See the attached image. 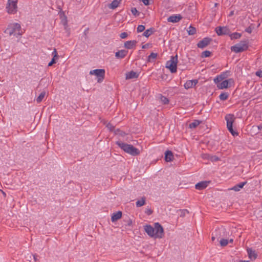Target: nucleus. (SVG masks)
Here are the masks:
<instances>
[{
    "label": "nucleus",
    "instance_id": "obj_11",
    "mask_svg": "<svg viewBox=\"0 0 262 262\" xmlns=\"http://www.w3.org/2000/svg\"><path fill=\"white\" fill-rule=\"evenodd\" d=\"M209 183V181H202L197 183L195 187L198 190H202L206 188Z\"/></svg>",
    "mask_w": 262,
    "mask_h": 262
},
{
    "label": "nucleus",
    "instance_id": "obj_17",
    "mask_svg": "<svg viewBox=\"0 0 262 262\" xmlns=\"http://www.w3.org/2000/svg\"><path fill=\"white\" fill-rule=\"evenodd\" d=\"M137 41L136 40H130L124 43V47L126 49H130L135 47Z\"/></svg>",
    "mask_w": 262,
    "mask_h": 262
},
{
    "label": "nucleus",
    "instance_id": "obj_39",
    "mask_svg": "<svg viewBox=\"0 0 262 262\" xmlns=\"http://www.w3.org/2000/svg\"><path fill=\"white\" fill-rule=\"evenodd\" d=\"M210 160L212 162L217 161L220 160V158L216 156L211 155Z\"/></svg>",
    "mask_w": 262,
    "mask_h": 262
},
{
    "label": "nucleus",
    "instance_id": "obj_48",
    "mask_svg": "<svg viewBox=\"0 0 262 262\" xmlns=\"http://www.w3.org/2000/svg\"><path fill=\"white\" fill-rule=\"evenodd\" d=\"M255 75L259 77H262V71H258L255 73Z\"/></svg>",
    "mask_w": 262,
    "mask_h": 262
},
{
    "label": "nucleus",
    "instance_id": "obj_60",
    "mask_svg": "<svg viewBox=\"0 0 262 262\" xmlns=\"http://www.w3.org/2000/svg\"><path fill=\"white\" fill-rule=\"evenodd\" d=\"M142 48H145V46H144L142 47Z\"/></svg>",
    "mask_w": 262,
    "mask_h": 262
},
{
    "label": "nucleus",
    "instance_id": "obj_3",
    "mask_svg": "<svg viewBox=\"0 0 262 262\" xmlns=\"http://www.w3.org/2000/svg\"><path fill=\"white\" fill-rule=\"evenodd\" d=\"M5 32L9 35L20 36L23 34L21 30V26L18 23L10 24L6 29Z\"/></svg>",
    "mask_w": 262,
    "mask_h": 262
},
{
    "label": "nucleus",
    "instance_id": "obj_10",
    "mask_svg": "<svg viewBox=\"0 0 262 262\" xmlns=\"http://www.w3.org/2000/svg\"><path fill=\"white\" fill-rule=\"evenodd\" d=\"M215 31L218 35H226L229 33V30L226 27H218Z\"/></svg>",
    "mask_w": 262,
    "mask_h": 262
},
{
    "label": "nucleus",
    "instance_id": "obj_33",
    "mask_svg": "<svg viewBox=\"0 0 262 262\" xmlns=\"http://www.w3.org/2000/svg\"><path fill=\"white\" fill-rule=\"evenodd\" d=\"M221 246L224 247L227 245L228 241L226 239H222L220 242Z\"/></svg>",
    "mask_w": 262,
    "mask_h": 262
},
{
    "label": "nucleus",
    "instance_id": "obj_1",
    "mask_svg": "<svg viewBox=\"0 0 262 262\" xmlns=\"http://www.w3.org/2000/svg\"><path fill=\"white\" fill-rule=\"evenodd\" d=\"M144 229L146 233L151 237L162 238L163 237L164 230L159 223H156L154 227L150 225H145Z\"/></svg>",
    "mask_w": 262,
    "mask_h": 262
},
{
    "label": "nucleus",
    "instance_id": "obj_4",
    "mask_svg": "<svg viewBox=\"0 0 262 262\" xmlns=\"http://www.w3.org/2000/svg\"><path fill=\"white\" fill-rule=\"evenodd\" d=\"M178 63V55L171 56L170 59L166 62L165 67L169 69L172 73L177 72Z\"/></svg>",
    "mask_w": 262,
    "mask_h": 262
},
{
    "label": "nucleus",
    "instance_id": "obj_13",
    "mask_svg": "<svg viewBox=\"0 0 262 262\" xmlns=\"http://www.w3.org/2000/svg\"><path fill=\"white\" fill-rule=\"evenodd\" d=\"M198 80L196 79L188 80L186 82V83L184 84L185 88L186 89H188L193 88L198 83Z\"/></svg>",
    "mask_w": 262,
    "mask_h": 262
},
{
    "label": "nucleus",
    "instance_id": "obj_44",
    "mask_svg": "<svg viewBox=\"0 0 262 262\" xmlns=\"http://www.w3.org/2000/svg\"><path fill=\"white\" fill-rule=\"evenodd\" d=\"M201 157L203 159H208L210 160L211 155L206 154H204L202 155Z\"/></svg>",
    "mask_w": 262,
    "mask_h": 262
},
{
    "label": "nucleus",
    "instance_id": "obj_9",
    "mask_svg": "<svg viewBox=\"0 0 262 262\" xmlns=\"http://www.w3.org/2000/svg\"><path fill=\"white\" fill-rule=\"evenodd\" d=\"M211 40L212 39L210 38H204L198 43L197 46L199 48L203 49L207 46L210 43Z\"/></svg>",
    "mask_w": 262,
    "mask_h": 262
},
{
    "label": "nucleus",
    "instance_id": "obj_15",
    "mask_svg": "<svg viewBox=\"0 0 262 262\" xmlns=\"http://www.w3.org/2000/svg\"><path fill=\"white\" fill-rule=\"evenodd\" d=\"M216 233L215 235L218 237L227 235L226 229L224 228H219L216 231Z\"/></svg>",
    "mask_w": 262,
    "mask_h": 262
},
{
    "label": "nucleus",
    "instance_id": "obj_21",
    "mask_svg": "<svg viewBox=\"0 0 262 262\" xmlns=\"http://www.w3.org/2000/svg\"><path fill=\"white\" fill-rule=\"evenodd\" d=\"M247 183V182H244L234 186V187L229 189V190H234L235 191H238L239 190L243 188L244 186Z\"/></svg>",
    "mask_w": 262,
    "mask_h": 262
},
{
    "label": "nucleus",
    "instance_id": "obj_52",
    "mask_svg": "<svg viewBox=\"0 0 262 262\" xmlns=\"http://www.w3.org/2000/svg\"><path fill=\"white\" fill-rule=\"evenodd\" d=\"M233 14H234V11H231V12H230V14H229V16H231L233 15Z\"/></svg>",
    "mask_w": 262,
    "mask_h": 262
},
{
    "label": "nucleus",
    "instance_id": "obj_51",
    "mask_svg": "<svg viewBox=\"0 0 262 262\" xmlns=\"http://www.w3.org/2000/svg\"><path fill=\"white\" fill-rule=\"evenodd\" d=\"M57 55H58V54H57V51H56V49H54L53 52H52V55L57 56Z\"/></svg>",
    "mask_w": 262,
    "mask_h": 262
},
{
    "label": "nucleus",
    "instance_id": "obj_14",
    "mask_svg": "<svg viewBox=\"0 0 262 262\" xmlns=\"http://www.w3.org/2000/svg\"><path fill=\"white\" fill-rule=\"evenodd\" d=\"M232 81V79L223 81L222 82L219 83L217 84V87L219 89H224L227 88L228 86L229 82H231Z\"/></svg>",
    "mask_w": 262,
    "mask_h": 262
},
{
    "label": "nucleus",
    "instance_id": "obj_16",
    "mask_svg": "<svg viewBox=\"0 0 262 262\" xmlns=\"http://www.w3.org/2000/svg\"><path fill=\"white\" fill-rule=\"evenodd\" d=\"M165 160L166 162H171L173 160V155L170 150H167L165 153Z\"/></svg>",
    "mask_w": 262,
    "mask_h": 262
},
{
    "label": "nucleus",
    "instance_id": "obj_32",
    "mask_svg": "<svg viewBox=\"0 0 262 262\" xmlns=\"http://www.w3.org/2000/svg\"><path fill=\"white\" fill-rule=\"evenodd\" d=\"M160 101L164 104H168L169 102L168 99L166 97L163 96H160Z\"/></svg>",
    "mask_w": 262,
    "mask_h": 262
},
{
    "label": "nucleus",
    "instance_id": "obj_37",
    "mask_svg": "<svg viewBox=\"0 0 262 262\" xmlns=\"http://www.w3.org/2000/svg\"><path fill=\"white\" fill-rule=\"evenodd\" d=\"M223 78L221 77V76H220V75L217 76L216 77H215L214 79V82L216 84H217L218 83H220V81H221L222 80H223Z\"/></svg>",
    "mask_w": 262,
    "mask_h": 262
},
{
    "label": "nucleus",
    "instance_id": "obj_31",
    "mask_svg": "<svg viewBox=\"0 0 262 262\" xmlns=\"http://www.w3.org/2000/svg\"><path fill=\"white\" fill-rule=\"evenodd\" d=\"M228 97V94L227 93H223L220 95V99L221 100H225L227 99Z\"/></svg>",
    "mask_w": 262,
    "mask_h": 262
},
{
    "label": "nucleus",
    "instance_id": "obj_42",
    "mask_svg": "<svg viewBox=\"0 0 262 262\" xmlns=\"http://www.w3.org/2000/svg\"><path fill=\"white\" fill-rule=\"evenodd\" d=\"M145 29V27L143 25H139L137 27V32H142Z\"/></svg>",
    "mask_w": 262,
    "mask_h": 262
},
{
    "label": "nucleus",
    "instance_id": "obj_58",
    "mask_svg": "<svg viewBox=\"0 0 262 262\" xmlns=\"http://www.w3.org/2000/svg\"><path fill=\"white\" fill-rule=\"evenodd\" d=\"M233 239H231L230 240V241H229V242H230V243H232V242H233Z\"/></svg>",
    "mask_w": 262,
    "mask_h": 262
},
{
    "label": "nucleus",
    "instance_id": "obj_53",
    "mask_svg": "<svg viewBox=\"0 0 262 262\" xmlns=\"http://www.w3.org/2000/svg\"><path fill=\"white\" fill-rule=\"evenodd\" d=\"M53 58L52 59H58V55L57 56L53 55Z\"/></svg>",
    "mask_w": 262,
    "mask_h": 262
},
{
    "label": "nucleus",
    "instance_id": "obj_22",
    "mask_svg": "<svg viewBox=\"0 0 262 262\" xmlns=\"http://www.w3.org/2000/svg\"><path fill=\"white\" fill-rule=\"evenodd\" d=\"M249 257L251 259H255L257 257V254L255 251L252 250L251 249L248 248L247 249Z\"/></svg>",
    "mask_w": 262,
    "mask_h": 262
},
{
    "label": "nucleus",
    "instance_id": "obj_7",
    "mask_svg": "<svg viewBox=\"0 0 262 262\" xmlns=\"http://www.w3.org/2000/svg\"><path fill=\"white\" fill-rule=\"evenodd\" d=\"M18 0H8L6 9L7 12L9 14H15L17 10V3Z\"/></svg>",
    "mask_w": 262,
    "mask_h": 262
},
{
    "label": "nucleus",
    "instance_id": "obj_45",
    "mask_svg": "<svg viewBox=\"0 0 262 262\" xmlns=\"http://www.w3.org/2000/svg\"><path fill=\"white\" fill-rule=\"evenodd\" d=\"M128 36V34L126 32H123V33H121L120 34V37L122 38V39H124V38H125L127 37V36Z\"/></svg>",
    "mask_w": 262,
    "mask_h": 262
},
{
    "label": "nucleus",
    "instance_id": "obj_24",
    "mask_svg": "<svg viewBox=\"0 0 262 262\" xmlns=\"http://www.w3.org/2000/svg\"><path fill=\"white\" fill-rule=\"evenodd\" d=\"M201 121L195 120L193 122L191 123L189 125V127L190 128H196L200 123Z\"/></svg>",
    "mask_w": 262,
    "mask_h": 262
},
{
    "label": "nucleus",
    "instance_id": "obj_20",
    "mask_svg": "<svg viewBox=\"0 0 262 262\" xmlns=\"http://www.w3.org/2000/svg\"><path fill=\"white\" fill-rule=\"evenodd\" d=\"M121 2V0H114L110 4H109L108 8L112 9H116L118 7Z\"/></svg>",
    "mask_w": 262,
    "mask_h": 262
},
{
    "label": "nucleus",
    "instance_id": "obj_41",
    "mask_svg": "<svg viewBox=\"0 0 262 262\" xmlns=\"http://www.w3.org/2000/svg\"><path fill=\"white\" fill-rule=\"evenodd\" d=\"M131 11H132V14L136 16V15H138L139 14V12H138V11L137 10V9L136 8H133L131 9Z\"/></svg>",
    "mask_w": 262,
    "mask_h": 262
},
{
    "label": "nucleus",
    "instance_id": "obj_43",
    "mask_svg": "<svg viewBox=\"0 0 262 262\" xmlns=\"http://www.w3.org/2000/svg\"><path fill=\"white\" fill-rule=\"evenodd\" d=\"M106 127L110 131H114V126L111 124L110 123H108L106 124Z\"/></svg>",
    "mask_w": 262,
    "mask_h": 262
},
{
    "label": "nucleus",
    "instance_id": "obj_18",
    "mask_svg": "<svg viewBox=\"0 0 262 262\" xmlns=\"http://www.w3.org/2000/svg\"><path fill=\"white\" fill-rule=\"evenodd\" d=\"M122 216V212L118 211L116 213H114L112 215L111 220L113 222H115L120 219Z\"/></svg>",
    "mask_w": 262,
    "mask_h": 262
},
{
    "label": "nucleus",
    "instance_id": "obj_55",
    "mask_svg": "<svg viewBox=\"0 0 262 262\" xmlns=\"http://www.w3.org/2000/svg\"><path fill=\"white\" fill-rule=\"evenodd\" d=\"M257 127L259 129H261L262 128V125L258 126Z\"/></svg>",
    "mask_w": 262,
    "mask_h": 262
},
{
    "label": "nucleus",
    "instance_id": "obj_47",
    "mask_svg": "<svg viewBox=\"0 0 262 262\" xmlns=\"http://www.w3.org/2000/svg\"><path fill=\"white\" fill-rule=\"evenodd\" d=\"M253 29V27H251V26H249V27H248L246 29L245 31H246V32H247L249 33H251L252 32Z\"/></svg>",
    "mask_w": 262,
    "mask_h": 262
},
{
    "label": "nucleus",
    "instance_id": "obj_38",
    "mask_svg": "<svg viewBox=\"0 0 262 262\" xmlns=\"http://www.w3.org/2000/svg\"><path fill=\"white\" fill-rule=\"evenodd\" d=\"M223 78L221 77V76H220V75L217 76L216 77H215L214 79V82L216 84H217L218 83H220V81H221L222 80H223Z\"/></svg>",
    "mask_w": 262,
    "mask_h": 262
},
{
    "label": "nucleus",
    "instance_id": "obj_25",
    "mask_svg": "<svg viewBox=\"0 0 262 262\" xmlns=\"http://www.w3.org/2000/svg\"><path fill=\"white\" fill-rule=\"evenodd\" d=\"M187 32L190 35H194L196 33V29L194 27L190 26L187 29Z\"/></svg>",
    "mask_w": 262,
    "mask_h": 262
},
{
    "label": "nucleus",
    "instance_id": "obj_2",
    "mask_svg": "<svg viewBox=\"0 0 262 262\" xmlns=\"http://www.w3.org/2000/svg\"><path fill=\"white\" fill-rule=\"evenodd\" d=\"M116 144L125 152L133 156H137L140 154L139 149L134 147L132 145L124 143L120 141H117Z\"/></svg>",
    "mask_w": 262,
    "mask_h": 262
},
{
    "label": "nucleus",
    "instance_id": "obj_56",
    "mask_svg": "<svg viewBox=\"0 0 262 262\" xmlns=\"http://www.w3.org/2000/svg\"><path fill=\"white\" fill-rule=\"evenodd\" d=\"M33 257H34V260L36 261L37 260V258H36V255H34Z\"/></svg>",
    "mask_w": 262,
    "mask_h": 262
},
{
    "label": "nucleus",
    "instance_id": "obj_57",
    "mask_svg": "<svg viewBox=\"0 0 262 262\" xmlns=\"http://www.w3.org/2000/svg\"><path fill=\"white\" fill-rule=\"evenodd\" d=\"M215 237L214 236H212L211 238V239L212 241H214L215 240Z\"/></svg>",
    "mask_w": 262,
    "mask_h": 262
},
{
    "label": "nucleus",
    "instance_id": "obj_23",
    "mask_svg": "<svg viewBox=\"0 0 262 262\" xmlns=\"http://www.w3.org/2000/svg\"><path fill=\"white\" fill-rule=\"evenodd\" d=\"M138 76V74L134 71H130L126 74V79H129L132 78H137Z\"/></svg>",
    "mask_w": 262,
    "mask_h": 262
},
{
    "label": "nucleus",
    "instance_id": "obj_29",
    "mask_svg": "<svg viewBox=\"0 0 262 262\" xmlns=\"http://www.w3.org/2000/svg\"><path fill=\"white\" fill-rule=\"evenodd\" d=\"M231 38L233 39H238L241 37V34L238 33H233L230 35Z\"/></svg>",
    "mask_w": 262,
    "mask_h": 262
},
{
    "label": "nucleus",
    "instance_id": "obj_36",
    "mask_svg": "<svg viewBox=\"0 0 262 262\" xmlns=\"http://www.w3.org/2000/svg\"><path fill=\"white\" fill-rule=\"evenodd\" d=\"M211 54V52L209 51H205L202 52V57H207L210 56Z\"/></svg>",
    "mask_w": 262,
    "mask_h": 262
},
{
    "label": "nucleus",
    "instance_id": "obj_8",
    "mask_svg": "<svg viewBox=\"0 0 262 262\" xmlns=\"http://www.w3.org/2000/svg\"><path fill=\"white\" fill-rule=\"evenodd\" d=\"M90 74L95 75L97 77V82L100 83L104 78L105 70L104 69H96L92 70L90 72Z\"/></svg>",
    "mask_w": 262,
    "mask_h": 262
},
{
    "label": "nucleus",
    "instance_id": "obj_19",
    "mask_svg": "<svg viewBox=\"0 0 262 262\" xmlns=\"http://www.w3.org/2000/svg\"><path fill=\"white\" fill-rule=\"evenodd\" d=\"M127 51L122 50L117 52L115 54V56L117 58H123L124 57L126 54H127Z\"/></svg>",
    "mask_w": 262,
    "mask_h": 262
},
{
    "label": "nucleus",
    "instance_id": "obj_28",
    "mask_svg": "<svg viewBox=\"0 0 262 262\" xmlns=\"http://www.w3.org/2000/svg\"><path fill=\"white\" fill-rule=\"evenodd\" d=\"M153 33V30L152 29L150 28L149 29L146 30L144 33H143V36L148 37L150 35H151Z\"/></svg>",
    "mask_w": 262,
    "mask_h": 262
},
{
    "label": "nucleus",
    "instance_id": "obj_26",
    "mask_svg": "<svg viewBox=\"0 0 262 262\" xmlns=\"http://www.w3.org/2000/svg\"><path fill=\"white\" fill-rule=\"evenodd\" d=\"M45 95H46V92L45 91L42 92L36 99L37 102L40 103L42 100V99L44 98Z\"/></svg>",
    "mask_w": 262,
    "mask_h": 262
},
{
    "label": "nucleus",
    "instance_id": "obj_12",
    "mask_svg": "<svg viewBox=\"0 0 262 262\" xmlns=\"http://www.w3.org/2000/svg\"><path fill=\"white\" fill-rule=\"evenodd\" d=\"M182 18V17L180 14L173 15H171L170 17H169L167 18V21L168 22H171V23H177V22L179 21Z\"/></svg>",
    "mask_w": 262,
    "mask_h": 262
},
{
    "label": "nucleus",
    "instance_id": "obj_27",
    "mask_svg": "<svg viewBox=\"0 0 262 262\" xmlns=\"http://www.w3.org/2000/svg\"><path fill=\"white\" fill-rule=\"evenodd\" d=\"M145 203V200L144 198H142L141 200H138L136 202L137 207H141L143 206Z\"/></svg>",
    "mask_w": 262,
    "mask_h": 262
},
{
    "label": "nucleus",
    "instance_id": "obj_5",
    "mask_svg": "<svg viewBox=\"0 0 262 262\" xmlns=\"http://www.w3.org/2000/svg\"><path fill=\"white\" fill-rule=\"evenodd\" d=\"M235 118L233 114H228L225 117V120L227 122V127L229 131L233 136L237 135V133L235 132L232 128L233 123L234 122Z\"/></svg>",
    "mask_w": 262,
    "mask_h": 262
},
{
    "label": "nucleus",
    "instance_id": "obj_30",
    "mask_svg": "<svg viewBox=\"0 0 262 262\" xmlns=\"http://www.w3.org/2000/svg\"><path fill=\"white\" fill-rule=\"evenodd\" d=\"M157 57V53H152L148 56V61H151L152 60L156 59Z\"/></svg>",
    "mask_w": 262,
    "mask_h": 262
},
{
    "label": "nucleus",
    "instance_id": "obj_34",
    "mask_svg": "<svg viewBox=\"0 0 262 262\" xmlns=\"http://www.w3.org/2000/svg\"><path fill=\"white\" fill-rule=\"evenodd\" d=\"M114 133L116 135H119L121 136H124L125 135V133L121 130H120L119 129H117L116 130H114Z\"/></svg>",
    "mask_w": 262,
    "mask_h": 262
},
{
    "label": "nucleus",
    "instance_id": "obj_46",
    "mask_svg": "<svg viewBox=\"0 0 262 262\" xmlns=\"http://www.w3.org/2000/svg\"><path fill=\"white\" fill-rule=\"evenodd\" d=\"M228 72L223 73L221 75H220V76H221L222 78H223V79H224L226 78L228 76Z\"/></svg>",
    "mask_w": 262,
    "mask_h": 262
},
{
    "label": "nucleus",
    "instance_id": "obj_50",
    "mask_svg": "<svg viewBox=\"0 0 262 262\" xmlns=\"http://www.w3.org/2000/svg\"><path fill=\"white\" fill-rule=\"evenodd\" d=\"M152 211L150 209H147L145 211V213L148 215H150L152 213Z\"/></svg>",
    "mask_w": 262,
    "mask_h": 262
},
{
    "label": "nucleus",
    "instance_id": "obj_49",
    "mask_svg": "<svg viewBox=\"0 0 262 262\" xmlns=\"http://www.w3.org/2000/svg\"><path fill=\"white\" fill-rule=\"evenodd\" d=\"M56 63V60L54 59H52L51 61L49 63L48 66H52L54 63Z\"/></svg>",
    "mask_w": 262,
    "mask_h": 262
},
{
    "label": "nucleus",
    "instance_id": "obj_54",
    "mask_svg": "<svg viewBox=\"0 0 262 262\" xmlns=\"http://www.w3.org/2000/svg\"><path fill=\"white\" fill-rule=\"evenodd\" d=\"M238 262H249V260H240Z\"/></svg>",
    "mask_w": 262,
    "mask_h": 262
},
{
    "label": "nucleus",
    "instance_id": "obj_59",
    "mask_svg": "<svg viewBox=\"0 0 262 262\" xmlns=\"http://www.w3.org/2000/svg\"><path fill=\"white\" fill-rule=\"evenodd\" d=\"M214 6H215V7H216V6H217V3H215V4H214Z\"/></svg>",
    "mask_w": 262,
    "mask_h": 262
},
{
    "label": "nucleus",
    "instance_id": "obj_35",
    "mask_svg": "<svg viewBox=\"0 0 262 262\" xmlns=\"http://www.w3.org/2000/svg\"><path fill=\"white\" fill-rule=\"evenodd\" d=\"M63 18L61 20V23L63 25V26H64V28L65 29H67V28H68V26H67V18L66 17L64 16V14H63Z\"/></svg>",
    "mask_w": 262,
    "mask_h": 262
},
{
    "label": "nucleus",
    "instance_id": "obj_40",
    "mask_svg": "<svg viewBox=\"0 0 262 262\" xmlns=\"http://www.w3.org/2000/svg\"><path fill=\"white\" fill-rule=\"evenodd\" d=\"M181 212L180 216L184 217L186 213H188L189 211L187 209L180 210Z\"/></svg>",
    "mask_w": 262,
    "mask_h": 262
},
{
    "label": "nucleus",
    "instance_id": "obj_6",
    "mask_svg": "<svg viewBox=\"0 0 262 262\" xmlns=\"http://www.w3.org/2000/svg\"><path fill=\"white\" fill-rule=\"evenodd\" d=\"M248 48L247 41H241L239 43L231 47V50L235 53H240L247 50Z\"/></svg>",
    "mask_w": 262,
    "mask_h": 262
}]
</instances>
